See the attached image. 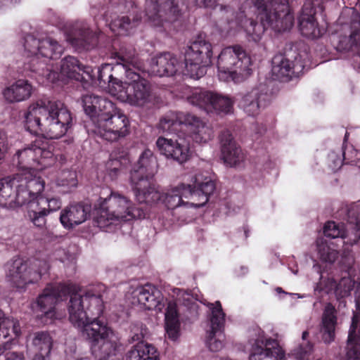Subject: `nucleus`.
<instances>
[{"label":"nucleus","mask_w":360,"mask_h":360,"mask_svg":"<svg viewBox=\"0 0 360 360\" xmlns=\"http://www.w3.org/2000/svg\"><path fill=\"white\" fill-rule=\"evenodd\" d=\"M215 190V183L202 173L196 174L191 184H181L163 193L162 203L168 209L179 207H200L208 201Z\"/></svg>","instance_id":"6"},{"label":"nucleus","mask_w":360,"mask_h":360,"mask_svg":"<svg viewBox=\"0 0 360 360\" xmlns=\"http://www.w3.org/2000/svg\"><path fill=\"white\" fill-rule=\"evenodd\" d=\"M257 12L261 24H257L244 11L236 13L234 20L228 21V27L222 30L225 35L234 34L243 30L249 40L259 41L266 29L281 32L293 25V15L290 13L288 0H250Z\"/></svg>","instance_id":"2"},{"label":"nucleus","mask_w":360,"mask_h":360,"mask_svg":"<svg viewBox=\"0 0 360 360\" xmlns=\"http://www.w3.org/2000/svg\"><path fill=\"white\" fill-rule=\"evenodd\" d=\"M354 286V283L349 277L342 278L337 284L333 278H326L321 274L320 282L314 288V292L316 295L321 292L334 293L337 299H340L349 295Z\"/></svg>","instance_id":"28"},{"label":"nucleus","mask_w":360,"mask_h":360,"mask_svg":"<svg viewBox=\"0 0 360 360\" xmlns=\"http://www.w3.org/2000/svg\"><path fill=\"white\" fill-rule=\"evenodd\" d=\"M323 233L326 237L340 238L344 257L349 256L350 248L360 239V200L348 211V226L346 230L343 224L328 221L323 227Z\"/></svg>","instance_id":"14"},{"label":"nucleus","mask_w":360,"mask_h":360,"mask_svg":"<svg viewBox=\"0 0 360 360\" xmlns=\"http://www.w3.org/2000/svg\"><path fill=\"white\" fill-rule=\"evenodd\" d=\"M75 287L72 285H48L33 305V310L37 318L41 319L44 324L60 319L62 316L56 311V304L67 294H70V297L75 295Z\"/></svg>","instance_id":"12"},{"label":"nucleus","mask_w":360,"mask_h":360,"mask_svg":"<svg viewBox=\"0 0 360 360\" xmlns=\"http://www.w3.org/2000/svg\"><path fill=\"white\" fill-rule=\"evenodd\" d=\"M53 345V340L49 333L39 331L33 334L32 346L34 354L51 355Z\"/></svg>","instance_id":"41"},{"label":"nucleus","mask_w":360,"mask_h":360,"mask_svg":"<svg viewBox=\"0 0 360 360\" xmlns=\"http://www.w3.org/2000/svg\"><path fill=\"white\" fill-rule=\"evenodd\" d=\"M121 172V169H118L117 167H114L111 169L109 172V175L110 176L111 179H115Z\"/></svg>","instance_id":"53"},{"label":"nucleus","mask_w":360,"mask_h":360,"mask_svg":"<svg viewBox=\"0 0 360 360\" xmlns=\"http://www.w3.org/2000/svg\"><path fill=\"white\" fill-rule=\"evenodd\" d=\"M157 167V161L153 153L149 149H145L130 172V184L137 183L138 181L141 185L147 184V179H153Z\"/></svg>","instance_id":"24"},{"label":"nucleus","mask_w":360,"mask_h":360,"mask_svg":"<svg viewBox=\"0 0 360 360\" xmlns=\"http://www.w3.org/2000/svg\"><path fill=\"white\" fill-rule=\"evenodd\" d=\"M85 113L91 118L93 124L105 115L115 110V104L105 98L94 94H86L82 97Z\"/></svg>","instance_id":"25"},{"label":"nucleus","mask_w":360,"mask_h":360,"mask_svg":"<svg viewBox=\"0 0 360 360\" xmlns=\"http://www.w3.org/2000/svg\"><path fill=\"white\" fill-rule=\"evenodd\" d=\"M94 221L102 229H107L122 221L146 217V213L136 208L127 197L110 191L106 197H100L95 205Z\"/></svg>","instance_id":"7"},{"label":"nucleus","mask_w":360,"mask_h":360,"mask_svg":"<svg viewBox=\"0 0 360 360\" xmlns=\"http://www.w3.org/2000/svg\"><path fill=\"white\" fill-rule=\"evenodd\" d=\"M309 335V333L307 331H304L302 333V338L303 340H306Z\"/></svg>","instance_id":"59"},{"label":"nucleus","mask_w":360,"mask_h":360,"mask_svg":"<svg viewBox=\"0 0 360 360\" xmlns=\"http://www.w3.org/2000/svg\"><path fill=\"white\" fill-rule=\"evenodd\" d=\"M221 158L224 162L231 166H236L243 160V154L233 140L232 134L228 130L220 135Z\"/></svg>","instance_id":"31"},{"label":"nucleus","mask_w":360,"mask_h":360,"mask_svg":"<svg viewBox=\"0 0 360 360\" xmlns=\"http://www.w3.org/2000/svg\"><path fill=\"white\" fill-rule=\"evenodd\" d=\"M33 91L32 84L25 79H18L6 86L2 91L8 103H19L27 100Z\"/></svg>","instance_id":"34"},{"label":"nucleus","mask_w":360,"mask_h":360,"mask_svg":"<svg viewBox=\"0 0 360 360\" xmlns=\"http://www.w3.org/2000/svg\"><path fill=\"white\" fill-rule=\"evenodd\" d=\"M56 184L57 186L62 187L65 192H70L78 185L76 172L72 170L60 171L56 177Z\"/></svg>","instance_id":"45"},{"label":"nucleus","mask_w":360,"mask_h":360,"mask_svg":"<svg viewBox=\"0 0 360 360\" xmlns=\"http://www.w3.org/2000/svg\"><path fill=\"white\" fill-rule=\"evenodd\" d=\"M355 302L357 309L360 311V283L356 286L355 291Z\"/></svg>","instance_id":"52"},{"label":"nucleus","mask_w":360,"mask_h":360,"mask_svg":"<svg viewBox=\"0 0 360 360\" xmlns=\"http://www.w3.org/2000/svg\"><path fill=\"white\" fill-rule=\"evenodd\" d=\"M342 155L343 160L340 158L334 160L333 166H331L333 170L339 169L342 166L343 161L347 164L355 165L360 167V152L352 146H346L344 148Z\"/></svg>","instance_id":"46"},{"label":"nucleus","mask_w":360,"mask_h":360,"mask_svg":"<svg viewBox=\"0 0 360 360\" xmlns=\"http://www.w3.org/2000/svg\"><path fill=\"white\" fill-rule=\"evenodd\" d=\"M131 304L141 309L162 311L165 307L161 292L154 285L147 284L136 288L131 293Z\"/></svg>","instance_id":"23"},{"label":"nucleus","mask_w":360,"mask_h":360,"mask_svg":"<svg viewBox=\"0 0 360 360\" xmlns=\"http://www.w3.org/2000/svg\"><path fill=\"white\" fill-rule=\"evenodd\" d=\"M347 134L346 133L345 135V140L347 139Z\"/></svg>","instance_id":"64"},{"label":"nucleus","mask_w":360,"mask_h":360,"mask_svg":"<svg viewBox=\"0 0 360 360\" xmlns=\"http://www.w3.org/2000/svg\"><path fill=\"white\" fill-rule=\"evenodd\" d=\"M86 67L81 64L76 58L68 56L61 60L60 68L57 66L56 70L51 69L49 66H46V70L42 68L41 76L46 77L51 82L65 81L66 79L84 82L86 79L84 70Z\"/></svg>","instance_id":"21"},{"label":"nucleus","mask_w":360,"mask_h":360,"mask_svg":"<svg viewBox=\"0 0 360 360\" xmlns=\"http://www.w3.org/2000/svg\"><path fill=\"white\" fill-rule=\"evenodd\" d=\"M185 130L188 131V136L197 143H207L212 137V129L202 120L188 113Z\"/></svg>","instance_id":"33"},{"label":"nucleus","mask_w":360,"mask_h":360,"mask_svg":"<svg viewBox=\"0 0 360 360\" xmlns=\"http://www.w3.org/2000/svg\"><path fill=\"white\" fill-rule=\"evenodd\" d=\"M44 181L41 178L32 179L20 176L0 179V205L8 209L27 205V216L33 224L43 227L46 224V217L49 212L35 202L37 195L44 189Z\"/></svg>","instance_id":"4"},{"label":"nucleus","mask_w":360,"mask_h":360,"mask_svg":"<svg viewBox=\"0 0 360 360\" xmlns=\"http://www.w3.org/2000/svg\"><path fill=\"white\" fill-rule=\"evenodd\" d=\"M266 97V94L262 93L261 86L255 88L240 95L238 98V105L248 115L256 116L259 113L260 108Z\"/></svg>","instance_id":"30"},{"label":"nucleus","mask_w":360,"mask_h":360,"mask_svg":"<svg viewBox=\"0 0 360 360\" xmlns=\"http://www.w3.org/2000/svg\"><path fill=\"white\" fill-rule=\"evenodd\" d=\"M193 105L205 110L207 113L226 115L231 113L234 101L228 96L217 92L195 88L187 97Z\"/></svg>","instance_id":"16"},{"label":"nucleus","mask_w":360,"mask_h":360,"mask_svg":"<svg viewBox=\"0 0 360 360\" xmlns=\"http://www.w3.org/2000/svg\"><path fill=\"white\" fill-rule=\"evenodd\" d=\"M210 311L209 320L210 329L207 331L206 345L212 352L220 351L224 347V335L221 328L225 321V314L220 302H204Z\"/></svg>","instance_id":"20"},{"label":"nucleus","mask_w":360,"mask_h":360,"mask_svg":"<svg viewBox=\"0 0 360 360\" xmlns=\"http://www.w3.org/2000/svg\"><path fill=\"white\" fill-rule=\"evenodd\" d=\"M24 125L31 134H41L47 139H59L71 127L72 116L60 101H37L29 106L24 115Z\"/></svg>","instance_id":"5"},{"label":"nucleus","mask_w":360,"mask_h":360,"mask_svg":"<svg viewBox=\"0 0 360 360\" xmlns=\"http://www.w3.org/2000/svg\"><path fill=\"white\" fill-rule=\"evenodd\" d=\"M220 8H221V11H224H224H225V12H226V13H231V9L229 7H228V6H220Z\"/></svg>","instance_id":"58"},{"label":"nucleus","mask_w":360,"mask_h":360,"mask_svg":"<svg viewBox=\"0 0 360 360\" xmlns=\"http://www.w3.org/2000/svg\"><path fill=\"white\" fill-rule=\"evenodd\" d=\"M179 10L174 0H146L143 21L154 27L166 26L179 18Z\"/></svg>","instance_id":"18"},{"label":"nucleus","mask_w":360,"mask_h":360,"mask_svg":"<svg viewBox=\"0 0 360 360\" xmlns=\"http://www.w3.org/2000/svg\"><path fill=\"white\" fill-rule=\"evenodd\" d=\"M336 323V310L332 304L328 303L322 316L323 340L325 342L330 343L333 341Z\"/></svg>","instance_id":"38"},{"label":"nucleus","mask_w":360,"mask_h":360,"mask_svg":"<svg viewBox=\"0 0 360 360\" xmlns=\"http://www.w3.org/2000/svg\"><path fill=\"white\" fill-rule=\"evenodd\" d=\"M11 147V143L7 133L0 130V164L4 160Z\"/></svg>","instance_id":"48"},{"label":"nucleus","mask_w":360,"mask_h":360,"mask_svg":"<svg viewBox=\"0 0 360 360\" xmlns=\"http://www.w3.org/2000/svg\"><path fill=\"white\" fill-rule=\"evenodd\" d=\"M92 131L108 141H118L129 134V121L127 116L115 107V110L112 113L101 117L95 122Z\"/></svg>","instance_id":"17"},{"label":"nucleus","mask_w":360,"mask_h":360,"mask_svg":"<svg viewBox=\"0 0 360 360\" xmlns=\"http://www.w3.org/2000/svg\"><path fill=\"white\" fill-rule=\"evenodd\" d=\"M25 69L41 75L42 68L48 60L58 58L63 52V47L55 39L47 37L37 39L27 34L23 39Z\"/></svg>","instance_id":"10"},{"label":"nucleus","mask_w":360,"mask_h":360,"mask_svg":"<svg viewBox=\"0 0 360 360\" xmlns=\"http://www.w3.org/2000/svg\"><path fill=\"white\" fill-rule=\"evenodd\" d=\"M317 252L323 262L333 263L338 255L337 245L334 242H327L323 238L316 240Z\"/></svg>","instance_id":"42"},{"label":"nucleus","mask_w":360,"mask_h":360,"mask_svg":"<svg viewBox=\"0 0 360 360\" xmlns=\"http://www.w3.org/2000/svg\"><path fill=\"white\" fill-rule=\"evenodd\" d=\"M6 360H25L22 352H9L5 354Z\"/></svg>","instance_id":"50"},{"label":"nucleus","mask_w":360,"mask_h":360,"mask_svg":"<svg viewBox=\"0 0 360 360\" xmlns=\"http://www.w3.org/2000/svg\"><path fill=\"white\" fill-rule=\"evenodd\" d=\"M313 351V345L309 342H307L305 347L302 346L300 348L299 352L297 353V357L300 359H304L305 356L310 354Z\"/></svg>","instance_id":"49"},{"label":"nucleus","mask_w":360,"mask_h":360,"mask_svg":"<svg viewBox=\"0 0 360 360\" xmlns=\"http://www.w3.org/2000/svg\"><path fill=\"white\" fill-rule=\"evenodd\" d=\"M66 360H89V359L87 357L77 358V357H75V356H74L72 355H68L67 354Z\"/></svg>","instance_id":"55"},{"label":"nucleus","mask_w":360,"mask_h":360,"mask_svg":"<svg viewBox=\"0 0 360 360\" xmlns=\"http://www.w3.org/2000/svg\"><path fill=\"white\" fill-rule=\"evenodd\" d=\"M138 20L131 22L128 17L122 16L113 20L110 24L111 30L118 35H127L133 33V30L138 25Z\"/></svg>","instance_id":"44"},{"label":"nucleus","mask_w":360,"mask_h":360,"mask_svg":"<svg viewBox=\"0 0 360 360\" xmlns=\"http://www.w3.org/2000/svg\"><path fill=\"white\" fill-rule=\"evenodd\" d=\"M290 295L292 296L293 298L294 297L304 298V297H307L306 295H300V294H298V293H290Z\"/></svg>","instance_id":"56"},{"label":"nucleus","mask_w":360,"mask_h":360,"mask_svg":"<svg viewBox=\"0 0 360 360\" xmlns=\"http://www.w3.org/2000/svg\"><path fill=\"white\" fill-rule=\"evenodd\" d=\"M217 76L224 82H240L252 72L250 57L240 46L223 49L217 59Z\"/></svg>","instance_id":"9"},{"label":"nucleus","mask_w":360,"mask_h":360,"mask_svg":"<svg viewBox=\"0 0 360 360\" xmlns=\"http://www.w3.org/2000/svg\"><path fill=\"white\" fill-rule=\"evenodd\" d=\"M304 8L299 18V26L302 34L311 39L319 38L323 34L325 29L319 27L316 22L311 11L305 13Z\"/></svg>","instance_id":"39"},{"label":"nucleus","mask_w":360,"mask_h":360,"mask_svg":"<svg viewBox=\"0 0 360 360\" xmlns=\"http://www.w3.org/2000/svg\"><path fill=\"white\" fill-rule=\"evenodd\" d=\"M12 162L21 172L6 178L18 176L30 180L39 178L35 175L34 171L41 170L53 165L56 162V158L52 147L48 142L41 138H38L18 150L13 156Z\"/></svg>","instance_id":"8"},{"label":"nucleus","mask_w":360,"mask_h":360,"mask_svg":"<svg viewBox=\"0 0 360 360\" xmlns=\"http://www.w3.org/2000/svg\"><path fill=\"white\" fill-rule=\"evenodd\" d=\"M217 0H195V4L199 7H212Z\"/></svg>","instance_id":"51"},{"label":"nucleus","mask_w":360,"mask_h":360,"mask_svg":"<svg viewBox=\"0 0 360 360\" xmlns=\"http://www.w3.org/2000/svg\"><path fill=\"white\" fill-rule=\"evenodd\" d=\"M153 179H147V184L141 185L139 183L131 184L137 201L140 203L153 204L162 202L163 193H160ZM139 182V181H137Z\"/></svg>","instance_id":"35"},{"label":"nucleus","mask_w":360,"mask_h":360,"mask_svg":"<svg viewBox=\"0 0 360 360\" xmlns=\"http://www.w3.org/2000/svg\"><path fill=\"white\" fill-rule=\"evenodd\" d=\"M41 193L37 195V198L35 199V202L39 204L41 207H44L46 211L49 212V214L52 212H56L58 210L61 206L62 202L60 198H44L41 195Z\"/></svg>","instance_id":"47"},{"label":"nucleus","mask_w":360,"mask_h":360,"mask_svg":"<svg viewBox=\"0 0 360 360\" xmlns=\"http://www.w3.org/2000/svg\"><path fill=\"white\" fill-rule=\"evenodd\" d=\"M212 44L205 39L194 41L185 52L184 68L182 63L174 54L163 53L153 58L148 72L159 77L172 76L183 72L190 77L198 79L206 73V68L211 64Z\"/></svg>","instance_id":"3"},{"label":"nucleus","mask_w":360,"mask_h":360,"mask_svg":"<svg viewBox=\"0 0 360 360\" xmlns=\"http://www.w3.org/2000/svg\"><path fill=\"white\" fill-rule=\"evenodd\" d=\"M146 333V328H142L140 333H134L133 341H141ZM157 349L152 345L139 342L128 352L127 360H158Z\"/></svg>","instance_id":"32"},{"label":"nucleus","mask_w":360,"mask_h":360,"mask_svg":"<svg viewBox=\"0 0 360 360\" xmlns=\"http://www.w3.org/2000/svg\"><path fill=\"white\" fill-rule=\"evenodd\" d=\"M188 113L181 112H169L160 120L158 128L163 132L176 133L185 129Z\"/></svg>","instance_id":"36"},{"label":"nucleus","mask_w":360,"mask_h":360,"mask_svg":"<svg viewBox=\"0 0 360 360\" xmlns=\"http://www.w3.org/2000/svg\"><path fill=\"white\" fill-rule=\"evenodd\" d=\"M129 89V79H127V81L123 82L116 77L111 83H109V85H108L105 90L121 102L127 103Z\"/></svg>","instance_id":"43"},{"label":"nucleus","mask_w":360,"mask_h":360,"mask_svg":"<svg viewBox=\"0 0 360 360\" xmlns=\"http://www.w3.org/2000/svg\"><path fill=\"white\" fill-rule=\"evenodd\" d=\"M125 77L130 86L127 103L137 107L152 103L153 97L149 82L131 68L125 70Z\"/></svg>","instance_id":"22"},{"label":"nucleus","mask_w":360,"mask_h":360,"mask_svg":"<svg viewBox=\"0 0 360 360\" xmlns=\"http://www.w3.org/2000/svg\"><path fill=\"white\" fill-rule=\"evenodd\" d=\"M50 357H51V355L34 354V356L32 360H50Z\"/></svg>","instance_id":"54"},{"label":"nucleus","mask_w":360,"mask_h":360,"mask_svg":"<svg viewBox=\"0 0 360 360\" xmlns=\"http://www.w3.org/2000/svg\"><path fill=\"white\" fill-rule=\"evenodd\" d=\"M90 208L82 204L67 206L60 213V222L68 230L84 223L89 217Z\"/></svg>","instance_id":"29"},{"label":"nucleus","mask_w":360,"mask_h":360,"mask_svg":"<svg viewBox=\"0 0 360 360\" xmlns=\"http://www.w3.org/2000/svg\"><path fill=\"white\" fill-rule=\"evenodd\" d=\"M184 307L191 314L197 312V302L188 293L184 292L176 301H170L167 303L165 313V328L167 338L172 341H176L180 337V317L184 313Z\"/></svg>","instance_id":"15"},{"label":"nucleus","mask_w":360,"mask_h":360,"mask_svg":"<svg viewBox=\"0 0 360 360\" xmlns=\"http://www.w3.org/2000/svg\"><path fill=\"white\" fill-rule=\"evenodd\" d=\"M102 295L89 290L71 296L68 309L69 320L91 343L92 354L98 360L115 355L117 338L108 325L98 318L104 309Z\"/></svg>","instance_id":"1"},{"label":"nucleus","mask_w":360,"mask_h":360,"mask_svg":"<svg viewBox=\"0 0 360 360\" xmlns=\"http://www.w3.org/2000/svg\"><path fill=\"white\" fill-rule=\"evenodd\" d=\"M301 56L296 57L294 63H292L282 54L276 55L272 59V75L275 79L281 80L298 76L305 67L304 62L301 60Z\"/></svg>","instance_id":"26"},{"label":"nucleus","mask_w":360,"mask_h":360,"mask_svg":"<svg viewBox=\"0 0 360 360\" xmlns=\"http://www.w3.org/2000/svg\"><path fill=\"white\" fill-rule=\"evenodd\" d=\"M130 65L133 68L141 70L142 66L139 63L138 58L134 55H124L119 57V61L115 65L105 63L101 65L96 72L89 66L84 70L86 76L84 83L91 85H97L100 88L105 89L119 73L130 69Z\"/></svg>","instance_id":"13"},{"label":"nucleus","mask_w":360,"mask_h":360,"mask_svg":"<svg viewBox=\"0 0 360 360\" xmlns=\"http://www.w3.org/2000/svg\"><path fill=\"white\" fill-rule=\"evenodd\" d=\"M359 315L354 314L349 330L347 357L348 360H360V337L356 334Z\"/></svg>","instance_id":"40"},{"label":"nucleus","mask_w":360,"mask_h":360,"mask_svg":"<svg viewBox=\"0 0 360 360\" xmlns=\"http://www.w3.org/2000/svg\"><path fill=\"white\" fill-rule=\"evenodd\" d=\"M49 269L45 259L23 261L18 258L6 265V281L15 288L25 290L28 285L37 282Z\"/></svg>","instance_id":"11"},{"label":"nucleus","mask_w":360,"mask_h":360,"mask_svg":"<svg viewBox=\"0 0 360 360\" xmlns=\"http://www.w3.org/2000/svg\"><path fill=\"white\" fill-rule=\"evenodd\" d=\"M276 291L278 292H283L281 288H277Z\"/></svg>","instance_id":"62"},{"label":"nucleus","mask_w":360,"mask_h":360,"mask_svg":"<svg viewBox=\"0 0 360 360\" xmlns=\"http://www.w3.org/2000/svg\"><path fill=\"white\" fill-rule=\"evenodd\" d=\"M356 32H352L351 33V34H350V37H351V39H355V38H356Z\"/></svg>","instance_id":"60"},{"label":"nucleus","mask_w":360,"mask_h":360,"mask_svg":"<svg viewBox=\"0 0 360 360\" xmlns=\"http://www.w3.org/2000/svg\"><path fill=\"white\" fill-rule=\"evenodd\" d=\"M156 146L160 155L179 164L186 162L191 157L189 141L181 134L173 138L160 136Z\"/></svg>","instance_id":"19"},{"label":"nucleus","mask_w":360,"mask_h":360,"mask_svg":"<svg viewBox=\"0 0 360 360\" xmlns=\"http://www.w3.org/2000/svg\"><path fill=\"white\" fill-rule=\"evenodd\" d=\"M66 40L78 51L89 50L96 45L98 37L85 27L77 33L68 34Z\"/></svg>","instance_id":"37"},{"label":"nucleus","mask_w":360,"mask_h":360,"mask_svg":"<svg viewBox=\"0 0 360 360\" xmlns=\"http://www.w3.org/2000/svg\"><path fill=\"white\" fill-rule=\"evenodd\" d=\"M334 156H335L334 154L332 153V154L330 155V159H333Z\"/></svg>","instance_id":"63"},{"label":"nucleus","mask_w":360,"mask_h":360,"mask_svg":"<svg viewBox=\"0 0 360 360\" xmlns=\"http://www.w3.org/2000/svg\"><path fill=\"white\" fill-rule=\"evenodd\" d=\"M21 335L19 321L10 317H5L0 309V354L10 349L14 342Z\"/></svg>","instance_id":"27"},{"label":"nucleus","mask_w":360,"mask_h":360,"mask_svg":"<svg viewBox=\"0 0 360 360\" xmlns=\"http://www.w3.org/2000/svg\"><path fill=\"white\" fill-rule=\"evenodd\" d=\"M240 271H241V272L238 273V276L244 275L245 274H246V273H247V271H248V269H247V268H246V267L241 266V267H240Z\"/></svg>","instance_id":"57"},{"label":"nucleus","mask_w":360,"mask_h":360,"mask_svg":"<svg viewBox=\"0 0 360 360\" xmlns=\"http://www.w3.org/2000/svg\"><path fill=\"white\" fill-rule=\"evenodd\" d=\"M348 259L349 260V264L352 263L353 262V257L352 256H349L348 257Z\"/></svg>","instance_id":"61"}]
</instances>
